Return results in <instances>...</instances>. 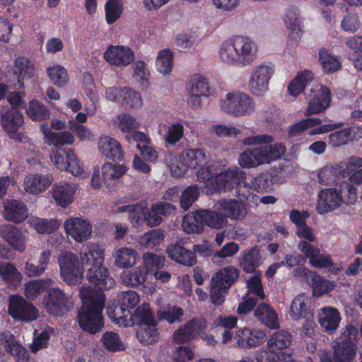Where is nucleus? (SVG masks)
I'll list each match as a JSON object with an SVG mask.
<instances>
[{
  "instance_id": "6ab92c4d",
  "label": "nucleus",
  "mask_w": 362,
  "mask_h": 362,
  "mask_svg": "<svg viewBox=\"0 0 362 362\" xmlns=\"http://www.w3.org/2000/svg\"><path fill=\"white\" fill-rule=\"evenodd\" d=\"M78 189L76 183L58 182L53 185L50 193L56 204L66 209L74 202Z\"/></svg>"
},
{
  "instance_id": "393cba45",
  "label": "nucleus",
  "mask_w": 362,
  "mask_h": 362,
  "mask_svg": "<svg viewBox=\"0 0 362 362\" xmlns=\"http://www.w3.org/2000/svg\"><path fill=\"white\" fill-rule=\"evenodd\" d=\"M2 215L8 221L21 223L28 218V211L22 201L6 199L3 202Z\"/></svg>"
},
{
  "instance_id": "09e8293b",
  "label": "nucleus",
  "mask_w": 362,
  "mask_h": 362,
  "mask_svg": "<svg viewBox=\"0 0 362 362\" xmlns=\"http://www.w3.org/2000/svg\"><path fill=\"white\" fill-rule=\"evenodd\" d=\"M204 226L201 210L187 214L183 218L182 227L186 233H199L203 231Z\"/></svg>"
},
{
  "instance_id": "9b49d317",
  "label": "nucleus",
  "mask_w": 362,
  "mask_h": 362,
  "mask_svg": "<svg viewBox=\"0 0 362 362\" xmlns=\"http://www.w3.org/2000/svg\"><path fill=\"white\" fill-rule=\"evenodd\" d=\"M308 107L305 115L310 116L325 112L330 105L331 93L329 89L321 84L314 83L307 96Z\"/></svg>"
},
{
  "instance_id": "39448f33",
  "label": "nucleus",
  "mask_w": 362,
  "mask_h": 362,
  "mask_svg": "<svg viewBox=\"0 0 362 362\" xmlns=\"http://www.w3.org/2000/svg\"><path fill=\"white\" fill-rule=\"evenodd\" d=\"M246 173L237 166H231L228 169L216 172L215 181L210 182L211 194L214 192H228L236 189L240 196L245 197V192H241L242 187H247Z\"/></svg>"
},
{
  "instance_id": "79ce46f5",
  "label": "nucleus",
  "mask_w": 362,
  "mask_h": 362,
  "mask_svg": "<svg viewBox=\"0 0 362 362\" xmlns=\"http://www.w3.org/2000/svg\"><path fill=\"white\" fill-rule=\"evenodd\" d=\"M284 22L291 34L300 36L303 33V21L299 8L290 6L284 13Z\"/></svg>"
},
{
  "instance_id": "b1692460",
  "label": "nucleus",
  "mask_w": 362,
  "mask_h": 362,
  "mask_svg": "<svg viewBox=\"0 0 362 362\" xmlns=\"http://www.w3.org/2000/svg\"><path fill=\"white\" fill-rule=\"evenodd\" d=\"M311 298L305 293L297 295L291 301L288 315L291 320L299 322L312 315Z\"/></svg>"
},
{
  "instance_id": "f257e3e1",
  "label": "nucleus",
  "mask_w": 362,
  "mask_h": 362,
  "mask_svg": "<svg viewBox=\"0 0 362 362\" xmlns=\"http://www.w3.org/2000/svg\"><path fill=\"white\" fill-rule=\"evenodd\" d=\"M86 279L98 287V290L94 291L86 285L80 287L82 307L78 312V321L84 331L95 334L99 332L104 326L103 310L105 298L101 290L111 288L115 281L103 264L90 267L86 271Z\"/></svg>"
},
{
  "instance_id": "4c0bfd02",
  "label": "nucleus",
  "mask_w": 362,
  "mask_h": 362,
  "mask_svg": "<svg viewBox=\"0 0 362 362\" xmlns=\"http://www.w3.org/2000/svg\"><path fill=\"white\" fill-rule=\"evenodd\" d=\"M255 315L265 326L272 329L280 327L278 315L276 311L267 303H260L255 311Z\"/></svg>"
},
{
  "instance_id": "cd10ccee",
  "label": "nucleus",
  "mask_w": 362,
  "mask_h": 362,
  "mask_svg": "<svg viewBox=\"0 0 362 362\" xmlns=\"http://www.w3.org/2000/svg\"><path fill=\"white\" fill-rule=\"evenodd\" d=\"M357 346L346 345L337 343L334 346V355L332 357L327 353H322L321 362H352L356 356Z\"/></svg>"
},
{
  "instance_id": "603ef678",
  "label": "nucleus",
  "mask_w": 362,
  "mask_h": 362,
  "mask_svg": "<svg viewBox=\"0 0 362 362\" xmlns=\"http://www.w3.org/2000/svg\"><path fill=\"white\" fill-rule=\"evenodd\" d=\"M165 235L160 229H153L144 233L138 240V244L144 249H155L164 240Z\"/></svg>"
},
{
  "instance_id": "e2e57ef3",
  "label": "nucleus",
  "mask_w": 362,
  "mask_h": 362,
  "mask_svg": "<svg viewBox=\"0 0 362 362\" xmlns=\"http://www.w3.org/2000/svg\"><path fill=\"white\" fill-rule=\"evenodd\" d=\"M144 271L148 274H153V272L162 269L165 265V259L163 256H160L153 253L145 252L142 255Z\"/></svg>"
},
{
  "instance_id": "8fccbe9b",
  "label": "nucleus",
  "mask_w": 362,
  "mask_h": 362,
  "mask_svg": "<svg viewBox=\"0 0 362 362\" xmlns=\"http://www.w3.org/2000/svg\"><path fill=\"white\" fill-rule=\"evenodd\" d=\"M133 208L128 219L132 226L139 230L145 223L146 216L148 214V203L146 201H141L134 204Z\"/></svg>"
},
{
  "instance_id": "2eb2a0df",
  "label": "nucleus",
  "mask_w": 362,
  "mask_h": 362,
  "mask_svg": "<svg viewBox=\"0 0 362 362\" xmlns=\"http://www.w3.org/2000/svg\"><path fill=\"white\" fill-rule=\"evenodd\" d=\"M63 226L66 235L78 243H82L88 240L93 232L90 221L81 216L67 218L64 222Z\"/></svg>"
},
{
  "instance_id": "bf43d9fd",
  "label": "nucleus",
  "mask_w": 362,
  "mask_h": 362,
  "mask_svg": "<svg viewBox=\"0 0 362 362\" xmlns=\"http://www.w3.org/2000/svg\"><path fill=\"white\" fill-rule=\"evenodd\" d=\"M319 61L322 70L325 73H332L341 68V63L336 55L327 49H321L319 52Z\"/></svg>"
},
{
  "instance_id": "6e6d98bb",
  "label": "nucleus",
  "mask_w": 362,
  "mask_h": 362,
  "mask_svg": "<svg viewBox=\"0 0 362 362\" xmlns=\"http://www.w3.org/2000/svg\"><path fill=\"white\" fill-rule=\"evenodd\" d=\"M26 114L33 121H42L48 119L51 113L43 103L33 99L29 102Z\"/></svg>"
},
{
  "instance_id": "338daca9",
  "label": "nucleus",
  "mask_w": 362,
  "mask_h": 362,
  "mask_svg": "<svg viewBox=\"0 0 362 362\" xmlns=\"http://www.w3.org/2000/svg\"><path fill=\"white\" fill-rule=\"evenodd\" d=\"M362 167V158L359 156H349L344 158L339 163L336 164L338 173L342 176L350 175Z\"/></svg>"
},
{
  "instance_id": "c85d7f7f",
  "label": "nucleus",
  "mask_w": 362,
  "mask_h": 362,
  "mask_svg": "<svg viewBox=\"0 0 362 362\" xmlns=\"http://www.w3.org/2000/svg\"><path fill=\"white\" fill-rule=\"evenodd\" d=\"M104 250L98 244L89 242L84 244L80 251L81 264L90 267L103 264Z\"/></svg>"
},
{
  "instance_id": "1a4fd4ad",
  "label": "nucleus",
  "mask_w": 362,
  "mask_h": 362,
  "mask_svg": "<svg viewBox=\"0 0 362 362\" xmlns=\"http://www.w3.org/2000/svg\"><path fill=\"white\" fill-rule=\"evenodd\" d=\"M275 74V66L269 62H262L252 69L248 89L256 97H264L269 90V83Z\"/></svg>"
},
{
  "instance_id": "f03ea898",
  "label": "nucleus",
  "mask_w": 362,
  "mask_h": 362,
  "mask_svg": "<svg viewBox=\"0 0 362 362\" xmlns=\"http://www.w3.org/2000/svg\"><path fill=\"white\" fill-rule=\"evenodd\" d=\"M272 135L267 134H252L242 140V144L247 148L238 157V163L243 168H255L269 165L281 159L286 148L281 142L273 143Z\"/></svg>"
},
{
  "instance_id": "3c124183",
  "label": "nucleus",
  "mask_w": 362,
  "mask_h": 362,
  "mask_svg": "<svg viewBox=\"0 0 362 362\" xmlns=\"http://www.w3.org/2000/svg\"><path fill=\"white\" fill-rule=\"evenodd\" d=\"M303 272L305 274L308 273V271L305 269H303ZM309 277L310 278L313 293L315 296H322L332 291L335 287L334 281L323 279L315 273L309 272Z\"/></svg>"
},
{
  "instance_id": "6e6552de",
  "label": "nucleus",
  "mask_w": 362,
  "mask_h": 362,
  "mask_svg": "<svg viewBox=\"0 0 362 362\" xmlns=\"http://www.w3.org/2000/svg\"><path fill=\"white\" fill-rule=\"evenodd\" d=\"M57 261L62 279L69 285H76L82 282L84 277V269L78 256L70 251L59 253Z\"/></svg>"
},
{
  "instance_id": "72a5a7b5",
  "label": "nucleus",
  "mask_w": 362,
  "mask_h": 362,
  "mask_svg": "<svg viewBox=\"0 0 362 362\" xmlns=\"http://www.w3.org/2000/svg\"><path fill=\"white\" fill-rule=\"evenodd\" d=\"M54 281L49 278L28 281L24 285V296L30 300H35L46 291L52 288Z\"/></svg>"
},
{
  "instance_id": "423d86ee",
  "label": "nucleus",
  "mask_w": 362,
  "mask_h": 362,
  "mask_svg": "<svg viewBox=\"0 0 362 362\" xmlns=\"http://www.w3.org/2000/svg\"><path fill=\"white\" fill-rule=\"evenodd\" d=\"M220 110L236 117L250 116L256 111V103L245 92L233 90L227 93L218 103Z\"/></svg>"
},
{
  "instance_id": "69168bd1",
  "label": "nucleus",
  "mask_w": 362,
  "mask_h": 362,
  "mask_svg": "<svg viewBox=\"0 0 362 362\" xmlns=\"http://www.w3.org/2000/svg\"><path fill=\"white\" fill-rule=\"evenodd\" d=\"M133 79L141 88H146L148 85L150 71L143 60L136 61L132 66Z\"/></svg>"
},
{
  "instance_id": "0eeeda50",
  "label": "nucleus",
  "mask_w": 362,
  "mask_h": 362,
  "mask_svg": "<svg viewBox=\"0 0 362 362\" xmlns=\"http://www.w3.org/2000/svg\"><path fill=\"white\" fill-rule=\"evenodd\" d=\"M117 300L119 306L109 305L107 307L108 317L119 327L132 326L133 315L130 309L139 303V295L135 291L129 290L119 293Z\"/></svg>"
},
{
  "instance_id": "49530a36",
  "label": "nucleus",
  "mask_w": 362,
  "mask_h": 362,
  "mask_svg": "<svg viewBox=\"0 0 362 362\" xmlns=\"http://www.w3.org/2000/svg\"><path fill=\"white\" fill-rule=\"evenodd\" d=\"M13 70L21 83H23L24 80L31 78L34 75V66L25 57L21 56L16 58Z\"/></svg>"
},
{
  "instance_id": "c756f323",
  "label": "nucleus",
  "mask_w": 362,
  "mask_h": 362,
  "mask_svg": "<svg viewBox=\"0 0 362 362\" xmlns=\"http://www.w3.org/2000/svg\"><path fill=\"white\" fill-rule=\"evenodd\" d=\"M45 143L54 146L71 145L74 143V135L68 131L54 132L51 130L47 123H42L40 126Z\"/></svg>"
},
{
  "instance_id": "a18cd8bd",
  "label": "nucleus",
  "mask_w": 362,
  "mask_h": 362,
  "mask_svg": "<svg viewBox=\"0 0 362 362\" xmlns=\"http://www.w3.org/2000/svg\"><path fill=\"white\" fill-rule=\"evenodd\" d=\"M1 341L8 351H9L19 361H25L28 358L26 349L21 346L10 333H3Z\"/></svg>"
},
{
  "instance_id": "ddd939ff",
  "label": "nucleus",
  "mask_w": 362,
  "mask_h": 362,
  "mask_svg": "<svg viewBox=\"0 0 362 362\" xmlns=\"http://www.w3.org/2000/svg\"><path fill=\"white\" fill-rule=\"evenodd\" d=\"M0 115L1 125L12 139L21 142L30 141L27 136L19 132V129L23 124L22 113L14 110H4L1 108Z\"/></svg>"
},
{
  "instance_id": "de8ad7c7",
  "label": "nucleus",
  "mask_w": 362,
  "mask_h": 362,
  "mask_svg": "<svg viewBox=\"0 0 362 362\" xmlns=\"http://www.w3.org/2000/svg\"><path fill=\"white\" fill-rule=\"evenodd\" d=\"M133 321L142 325H157L158 320L156 317L154 313L147 303H143L134 311Z\"/></svg>"
},
{
  "instance_id": "2f4dec72",
  "label": "nucleus",
  "mask_w": 362,
  "mask_h": 362,
  "mask_svg": "<svg viewBox=\"0 0 362 362\" xmlns=\"http://www.w3.org/2000/svg\"><path fill=\"white\" fill-rule=\"evenodd\" d=\"M0 281L9 288L16 289L23 281V274L16 265L11 262H0Z\"/></svg>"
},
{
  "instance_id": "e433bc0d",
  "label": "nucleus",
  "mask_w": 362,
  "mask_h": 362,
  "mask_svg": "<svg viewBox=\"0 0 362 362\" xmlns=\"http://www.w3.org/2000/svg\"><path fill=\"white\" fill-rule=\"evenodd\" d=\"M264 260V258L260 252V249L255 247L243 252L240 258V266L246 272H255V267L260 266Z\"/></svg>"
},
{
  "instance_id": "a19ab883",
  "label": "nucleus",
  "mask_w": 362,
  "mask_h": 362,
  "mask_svg": "<svg viewBox=\"0 0 362 362\" xmlns=\"http://www.w3.org/2000/svg\"><path fill=\"white\" fill-rule=\"evenodd\" d=\"M113 257L117 267L122 269H129L136 264L139 254L132 248L122 247L115 251Z\"/></svg>"
},
{
  "instance_id": "37998d69",
  "label": "nucleus",
  "mask_w": 362,
  "mask_h": 362,
  "mask_svg": "<svg viewBox=\"0 0 362 362\" xmlns=\"http://www.w3.org/2000/svg\"><path fill=\"white\" fill-rule=\"evenodd\" d=\"M147 274L142 267L124 271L119 276V279L124 286L137 288L144 285L146 281Z\"/></svg>"
},
{
  "instance_id": "774afa93",
  "label": "nucleus",
  "mask_w": 362,
  "mask_h": 362,
  "mask_svg": "<svg viewBox=\"0 0 362 362\" xmlns=\"http://www.w3.org/2000/svg\"><path fill=\"white\" fill-rule=\"evenodd\" d=\"M156 66L157 71L163 75H168L173 67V55L169 49H163L158 53Z\"/></svg>"
},
{
  "instance_id": "4468645a",
  "label": "nucleus",
  "mask_w": 362,
  "mask_h": 362,
  "mask_svg": "<svg viewBox=\"0 0 362 362\" xmlns=\"http://www.w3.org/2000/svg\"><path fill=\"white\" fill-rule=\"evenodd\" d=\"M8 313L16 320L32 321L39 316L37 308L19 295L9 298Z\"/></svg>"
},
{
  "instance_id": "9d476101",
  "label": "nucleus",
  "mask_w": 362,
  "mask_h": 362,
  "mask_svg": "<svg viewBox=\"0 0 362 362\" xmlns=\"http://www.w3.org/2000/svg\"><path fill=\"white\" fill-rule=\"evenodd\" d=\"M322 120L318 117H308L300 119L292 124L288 129V136L294 137L303 132H308V135L313 136L320 134H324L334 131L337 129L343 127L344 123H328L321 124Z\"/></svg>"
},
{
  "instance_id": "4d7b16f0",
  "label": "nucleus",
  "mask_w": 362,
  "mask_h": 362,
  "mask_svg": "<svg viewBox=\"0 0 362 362\" xmlns=\"http://www.w3.org/2000/svg\"><path fill=\"white\" fill-rule=\"evenodd\" d=\"M188 170L196 168L206 160L205 153L199 148H189L179 154Z\"/></svg>"
},
{
  "instance_id": "f704fd0d",
  "label": "nucleus",
  "mask_w": 362,
  "mask_h": 362,
  "mask_svg": "<svg viewBox=\"0 0 362 362\" xmlns=\"http://www.w3.org/2000/svg\"><path fill=\"white\" fill-rule=\"evenodd\" d=\"M27 223L31 228L40 235L52 233L61 226V222L58 219L45 218L36 216H29Z\"/></svg>"
},
{
  "instance_id": "bb28decb",
  "label": "nucleus",
  "mask_w": 362,
  "mask_h": 362,
  "mask_svg": "<svg viewBox=\"0 0 362 362\" xmlns=\"http://www.w3.org/2000/svg\"><path fill=\"white\" fill-rule=\"evenodd\" d=\"M216 208L224 213L227 218L233 220H242L247 213L245 203L235 199L220 200L216 203Z\"/></svg>"
},
{
  "instance_id": "20e7f679",
  "label": "nucleus",
  "mask_w": 362,
  "mask_h": 362,
  "mask_svg": "<svg viewBox=\"0 0 362 362\" xmlns=\"http://www.w3.org/2000/svg\"><path fill=\"white\" fill-rule=\"evenodd\" d=\"M356 200L357 189L346 180H342L332 187L318 192L315 209L322 215L337 209L342 204H354Z\"/></svg>"
},
{
  "instance_id": "aec40b11",
  "label": "nucleus",
  "mask_w": 362,
  "mask_h": 362,
  "mask_svg": "<svg viewBox=\"0 0 362 362\" xmlns=\"http://www.w3.org/2000/svg\"><path fill=\"white\" fill-rule=\"evenodd\" d=\"M68 298L58 287H52L42 300L45 310L52 315H61L68 310Z\"/></svg>"
},
{
  "instance_id": "c03bdc74",
  "label": "nucleus",
  "mask_w": 362,
  "mask_h": 362,
  "mask_svg": "<svg viewBox=\"0 0 362 362\" xmlns=\"http://www.w3.org/2000/svg\"><path fill=\"white\" fill-rule=\"evenodd\" d=\"M112 122L115 127L124 134L134 132L141 125L139 120L129 113H120L112 118Z\"/></svg>"
},
{
  "instance_id": "864d4df0",
  "label": "nucleus",
  "mask_w": 362,
  "mask_h": 362,
  "mask_svg": "<svg viewBox=\"0 0 362 362\" xmlns=\"http://www.w3.org/2000/svg\"><path fill=\"white\" fill-rule=\"evenodd\" d=\"M289 354L285 351L277 352L273 349L261 348L255 351V358L257 362H282L288 360Z\"/></svg>"
},
{
  "instance_id": "5701e85b",
  "label": "nucleus",
  "mask_w": 362,
  "mask_h": 362,
  "mask_svg": "<svg viewBox=\"0 0 362 362\" xmlns=\"http://www.w3.org/2000/svg\"><path fill=\"white\" fill-rule=\"evenodd\" d=\"M298 249L309 259L310 264L316 268H326L334 265L329 255L320 254V250L308 241L300 240L298 243Z\"/></svg>"
},
{
  "instance_id": "7c9ffc66",
  "label": "nucleus",
  "mask_w": 362,
  "mask_h": 362,
  "mask_svg": "<svg viewBox=\"0 0 362 362\" xmlns=\"http://www.w3.org/2000/svg\"><path fill=\"white\" fill-rule=\"evenodd\" d=\"M317 317L321 327L329 332L337 330L341 320L338 310L332 306H325L319 309Z\"/></svg>"
},
{
  "instance_id": "f8f14e48",
  "label": "nucleus",
  "mask_w": 362,
  "mask_h": 362,
  "mask_svg": "<svg viewBox=\"0 0 362 362\" xmlns=\"http://www.w3.org/2000/svg\"><path fill=\"white\" fill-rule=\"evenodd\" d=\"M187 93V104L194 109L199 108L202 105L201 97H209L212 90L207 79L202 75L192 76L186 86Z\"/></svg>"
},
{
  "instance_id": "5fc2aeb1",
  "label": "nucleus",
  "mask_w": 362,
  "mask_h": 362,
  "mask_svg": "<svg viewBox=\"0 0 362 362\" xmlns=\"http://www.w3.org/2000/svg\"><path fill=\"white\" fill-rule=\"evenodd\" d=\"M291 342V334L286 331L275 332L267 340V346L277 352L284 351L289 347Z\"/></svg>"
},
{
  "instance_id": "7ed1b4c3",
  "label": "nucleus",
  "mask_w": 362,
  "mask_h": 362,
  "mask_svg": "<svg viewBox=\"0 0 362 362\" xmlns=\"http://www.w3.org/2000/svg\"><path fill=\"white\" fill-rule=\"evenodd\" d=\"M258 47L250 37L235 35L222 41L217 49L218 60L226 66H247L257 58Z\"/></svg>"
},
{
  "instance_id": "58836bf2",
  "label": "nucleus",
  "mask_w": 362,
  "mask_h": 362,
  "mask_svg": "<svg viewBox=\"0 0 362 362\" xmlns=\"http://www.w3.org/2000/svg\"><path fill=\"white\" fill-rule=\"evenodd\" d=\"M314 80V74L309 70H303L298 72L296 76L291 81L288 85V93L297 97L305 90V87L310 84Z\"/></svg>"
},
{
  "instance_id": "0e129e2a",
  "label": "nucleus",
  "mask_w": 362,
  "mask_h": 362,
  "mask_svg": "<svg viewBox=\"0 0 362 362\" xmlns=\"http://www.w3.org/2000/svg\"><path fill=\"white\" fill-rule=\"evenodd\" d=\"M202 217L203 218L204 226L215 228L220 229L225 226L228 220L225 215L221 214V211L217 212L211 210H201Z\"/></svg>"
},
{
  "instance_id": "473e14b6",
  "label": "nucleus",
  "mask_w": 362,
  "mask_h": 362,
  "mask_svg": "<svg viewBox=\"0 0 362 362\" xmlns=\"http://www.w3.org/2000/svg\"><path fill=\"white\" fill-rule=\"evenodd\" d=\"M237 268L228 266L217 271L211 278V285L215 288L227 290L238 278Z\"/></svg>"
},
{
  "instance_id": "412c9836",
  "label": "nucleus",
  "mask_w": 362,
  "mask_h": 362,
  "mask_svg": "<svg viewBox=\"0 0 362 362\" xmlns=\"http://www.w3.org/2000/svg\"><path fill=\"white\" fill-rule=\"evenodd\" d=\"M98 149L101 156L112 161L124 160V151L118 140L114 137L102 134L98 141Z\"/></svg>"
},
{
  "instance_id": "a878e982",
  "label": "nucleus",
  "mask_w": 362,
  "mask_h": 362,
  "mask_svg": "<svg viewBox=\"0 0 362 362\" xmlns=\"http://www.w3.org/2000/svg\"><path fill=\"white\" fill-rule=\"evenodd\" d=\"M52 180L49 176L38 173L26 175L22 181V187L25 193L38 195L45 192L51 185Z\"/></svg>"
},
{
  "instance_id": "dca6fc26",
  "label": "nucleus",
  "mask_w": 362,
  "mask_h": 362,
  "mask_svg": "<svg viewBox=\"0 0 362 362\" xmlns=\"http://www.w3.org/2000/svg\"><path fill=\"white\" fill-rule=\"evenodd\" d=\"M103 59L111 66L124 67L134 62L135 54L127 45H110L105 50Z\"/></svg>"
},
{
  "instance_id": "4be33fe9",
  "label": "nucleus",
  "mask_w": 362,
  "mask_h": 362,
  "mask_svg": "<svg viewBox=\"0 0 362 362\" xmlns=\"http://www.w3.org/2000/svg\"><path fill=\"white\" fill-rule=\"evenodd\" d=\"M0 238L14 250L23 252L27 247V239L21 228L11 224L0 226Z\"/></svg>"
},
{
  "instance_id": "680f3d73",
  "label": "nucleus",
  "mask_w": 362,
  "mask_h": 362,
  "mask_svg": "<svg viewBox=\"0 0 362 362\" xmlns=\"http://www.w3.org/2000/svg\"><path fill=\"white\" fill-rule=\"evenodd\" d=\"M46 72L52 83L58 87L65 86L69 81L67 71L61 65L49 66L47 68Z\"/></svg>"
},
{
  "instance_id": "13d9d810",
  "label": "nucleus",
  "mask_w": 362,
  "mask_h": 362,
  "mask_svg": "<svg viewBox=\"0 0 362 362\" xmlns=\"http://www.w3.org/2000/svg\"><path fill=\"white\" fill-rule=\"evenodd\" d=\"M74 154L71 149L55 148L50 152L49 158L58 170L64 171Z\"/></svg>"
},
{
  "instance_id": "f3484780",
  "label": "nucleus",
  "mask_w": 362,
  "mask_h": 362,
  "mask_svg": "<svg viewBox=\"0 0 362 362\" xmlns=\"http://www.w3.org/2000/svg\"><path fill=\"white\" fill-rule=\"evenodd\" d=\"M266 337V332L262 329L244 327L235 332L234 346L243 349L255 348L264 341Z\"/></svg>"
},
{
  "instance_id": "ea45409f",
  "label": "nucleus",
  "mask_w": 362,
  "mask_h": 362,
  "mask_svg": "<svg viewBox=\"0 0 362 362\" xmlns=\"http://www.w3.org/2000/svg\"><path fill=\"white\" fill-rule=\"evenodd\" d=\"M128 168L125 165L105 162L102 166L103 180L105 186L110 187L115 183L127 173Z\"/></svg>"
},
{
  "instance_id": "052dcab7",
  "label": "nucleus",
  "mask_w": 362,
  "mask_h": 362,
  "mask_svg": "<svg viewBox=\"0 0 362 362\" xmlns=\"http://www.w3.org/2000/svg\"><path fill=\"white\" fill-rule=\"evenodd\" d=\"M168 129V134L165 136V141L169 144H175L179 142L184 134V127L181 123L173 124L168 127L165 124H160L158 131L160 134Z\"/></svg>"
},
{
  "instance_id": "a211bd4d",
  "label": "nucleus",
  "mask_w": 362,
  "mask_h": 362,
  "mask_svg": "<svg viewBox=\"0 0 362 362\" xmlns=\"http://www.w3.org/2000/svg\"><path fill=\"white\" fill-rule=\"evenodd\" d=\"M206 327L204 319L193 318L173 332V341L176 344L188 342L198 336Z\"/></svg>"
},
{
  "instance_id": "c9c22d12",
  "label": "nucleus",
  "mask_w": 362,
  "mask_h": 362,
  "mask_svg": "<svg viewBox=\"0 0 362 362\" xmlns=\"http://www.w3.org/2000/svg\"><path fill=\"white\" fill-rule=\"evenodd\" d=\"M168 257L173 261L185 266L191 267L197 263L195 254L180 245H171L166 249Z\"/></svg>"
}]
</instances>
